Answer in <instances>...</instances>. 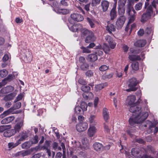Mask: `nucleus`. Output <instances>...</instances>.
Segmentation results:
<instances>
[{
  "label": "nucleus",
  "instance_id": "nucleus-57",
  "mask_svg": "<svg viewBox=\"0 0 158 158\" xmlns=\"http://www.w3.org/2000/svg\"><path fill=\"white\" fill-rule=\"evenodd\" d=\"M13 78V76L11 74H9L8 75L7 77L5 78L4 80L2 81H10L12 80Z\"/></svg>",
  "mask_w": 158,
  "mask_h": 158
},
{
  "label": "nucleus",
  "instance_id": "nucleus-10",
  "mask_svg": "<svg viewBox=\"0 0 158 158\" xmlns=\"http://www.w3.org/2000/svg\"><path fill=\"white\" fill-rule=\"evenodd\" d=\"M71 17L73 20L77 22L82 21L84 19L82 16L77 13H73L71 14Z\"/></svg>",
  "mask_w": 158,
  "mask_h": 158
},
{
  "label": "nucleus",
  "instance_id": "nucleus-17",
  "mask_svg": "<svg viewBox=\"0 0 158 158\" xmlns=\"http://www.w3.org/2000/svg\"><path fill=\"white\" fill-rule=\"evenodd\" d=\"M96 132V129L95 127H90L88 130V135L89 136L92 137L94 136Z\"/></svg>",
  "mask_w": 158,
  "mask_h": 158
},
{
  "label": "nucleus",
  "instance_id": "nucleus-51",
  "mask_svg": "<svg viewBox=\"0 0 158 158\" xmlns=\"http://www.w3.org/2000/svg\"><path fill=\"white\" fill-rule=\"evenodd\" d=\"M89 67L88 64L86 63H83L81 65L80 67L81 69L83 70H86Z\"/></svg>",
  "mask_w": 158,
  "mask_h": 158
},
{
  "label": "nucleus",
  "instance_id": "nucleus-55",
  "mask_svg": "<svg viewBox=\"0 0 158 158\" xmlns=\"http://www.w3.org/2000/svg\"><path fill=\"white\" fill-rule=\"evenodd\" d=\"M108 66L105 65H103L100 67L99 69L101 71H104L108 69Z\"/></svg>",
  "mask_w": 158,
  "mask_h": 158
},
{
  "label": "nucleus",
  "instance_id": "nucleus-35",
  "mask_svg": "<svg viewBox=\"0 0 158 158\" xmlns=\"http://www.w3.org/2000/svg\"><path fill=\"white\" fill-rule=\"evenodd\" d=\"M96 116L94 115H91L89 118V120L92 125H95L96 124L95 118Z\"/></svg>",
  "mask_w": 158,
  "mask_h": 158
},
{
  "label": "nucleus",
  "instance_id": "nucleus-14",
  "mask_svg": "<svg viewBox=\"0 0 158 158\" xmlns=\"http://www.w3.org/2000/svg\"><path fill=\"white\" fill-rule=\"evenodd\" d=\"M23 121H21L17 123L15 126L14 129L13 130H15L16 133L17 132H19L21 128L23 126Z\"/></svg>",
  "mask_w": 158,
  "mask_h": 158
},
{
  "label": "nucleus",
  "instance_id": "nucleus-31",
  "mask_svg": "<svg viewBox=\"0 0 158 158\" xmlns=\"http://www.w3.org/2000/svg\"><path fill=\"white\" fill-rule=\"evenodd\" d=\"M11 127L10 125H2L0 126V132H2L6 130L10 129Z\"/></svg>",
  "mask_w": 158,
  "mask_h": 158
},
{
  "label": "nucleus",
  "instance_id": "nucleus-33",
  "mask_svg": "<svg viewBox=\"0 0 158 158\" xmlns=\"http://www.w3.org/2000/svg\"><path fill=\"white\" fill-rule=\"evenodd\" d=\"M109 47L106 43L103 44L102 49L104 52L106 53L107 54L110 52V49Z\"/></svg>",
  "mask_w": 158,
  "mask_h": 158
},
{
  "label": "nucleus",
  "instance_id": "nucleus-62",
  "mask_svg": "<svg viewBox=\"0 0 158 158\" xmlns=\"http://www.w3.org/2000/svg\"><path fill=\"white\" fill-rule=\"evenodd\" d=\"M39 138L37 135H35L33 139V141H32V143H37L39 141Z\"/></svg>",
  "mask_w": 158,
  "mask_h": 158
},
{
  "label": "nucleus",
  "instance_id": "nucleus-60",
  "mask_svg": "<svg viewBox=\"0 0 158 158\" xmlns=\"http://www.w3.org/2000/svg\"><path fill=\"white\" fill-rule=\"evenodd\" d=\"M152 31V29L151 27H147L145 30V33L147 34H150Z\"/></svg>",
  "mask_w": 158,
  "mask_h": 158
},
{
  "label": "nucleus",
  "instance_id": "nucleus-54",
  "mask_svg": "<svg viewBox=\"0 0 158 158\" xmlns=\"http://www.w3.org/2000/svg\"><path fill=\"white\" fill-rule=\"evenodd\" d=\"M46 152L47 153L49 157H50L52 156V158L54 157L55 156V152H52V154L51 153V150L50 149H49L48 150L46 151Z\"/></svg>",
  "mask_w": 158,
  "mask_h": 158
},
{
  "label": "nucleus",
  "instance_id": "nucleus-34",
  "mask_svg": "<svg viewBox=\"0 0 158 158\" xmlns=\"http://www.w3.org/2000/svg\"><path fill=\"white\" fill-rule=\"evenodd\" d=\"M118 12L120 17H125L124 15L125 13V9L123 7H118Z\"/></svg>",
  "mask_w": 158,
  "mask_h": 158
},
{
  "label": "nucleus",
  "instance_id": "nucleus-63",
  "mask_svg": "<svg viewBox=\"0 0 158 158\" xmlns=\"http://www.w3.org/2000/svg\"><path fill=\"white\" fill-rule=\"evenodd\" d=\"M103 52L102 51L100 50H97L95 52V54H96L97 56L98 55L99 56L102 55L103 54Z\"/></svg>",
  "mask_w": 158,
  "mask_h": 158
},
{
  "label": "nucleus",
  "instance_id": "nucleus-4",
  "mask_svg": "<svg viewBox=\"0 0 158 158\" xmlns=\"http://www.w3.org/2000/svg\"><path fill=\"white\" fill-rule=\"evenodd\" d=\"M21 106V103L19 102H18L16 101V100H15L14 101V106L10 108V109H8L3 112V114H2L0 115V118H3L5 116L10 114V113L12 114H17L19 113L18 111H16L15 112H13V111L15 110L18 109Z\"/></svg>",
  "mask_w": 158,
  "mask_h": 158
},
{
  "label": "nucleus",
  "instance_id": "nucleus-30",
  "mask_svg": "<svg viewBox=\"0 0 158 158\" xmlns=\"http://www.w3.org/2000/svg\"><path fill=\"white\" fill-rule=\"evenodd\" d=\"M86 19L91 27V28L94 27L95 26L94 23L95 22V20L93 18H89V17H87Z\"/></svg>",
  "mask_w": 158,
  "mask_h": 158
},
{
  "label": "nucleus",
  "instance_id": "nucleus-18",
  "mask_svg": "<svg viewBox=\"0 0 158 158\" xmlns=\"http://www.w3.org/2000/svg\"><path fill=\"white\" fill-rule=\"evenodd\" d=\"M146 43V41L145 40H139L135 43L134 45L137 47H142L144 46Z\"/></svg>",
  "mask_w": 158,
  "mask_h": 158
},
{
  "label": "nucleus",
  "instance_id": "nucleus-43",
  "mask_svg": "<svg viewBox=\"0 0 158 158\" xmlns=\"http://www.w3.org/2000/svg\"><path fill=\"white\" fill-rule=\"evenodd\" d=\"M81 89L82 91L85 92H88L90 89L89 86L85 85H83L81 87Z\"/></svg>",
  "mask_w": 158,
  "mask_h": 158
},
{
  "label": "nucleus",
  "instance_id": "nucleus-61",
  "mask_svg": "<svg viewBox=\"0 0 158 158\" xmlns=\"http://www.w3.org/2000/svg\"><path fill=\"white\" fill-rule=\"evenodd\" d=\"M85 74L87 76L91 77L93 76V73L91 71L89 70Z\"/></svg>",
  "mask_w": 158,
  "mask_h": 158
},
{
  "label": "nucleus",
  "instance_id": "nucleus-8",
  "mask_svg": "<svg viewBox=\"0 0 158 158\" xmlns=\"http://www.w3.org/2000/svg\"><path fill=\"white\" fill-rule=\"evenodd\" d=\"M125 20V17H119L118 18L116 23L118 29H120L122 27L124 23Z\"/></svg>",
  "mask_w": 158,
  "mask_h": 158
},
{
  "label": "nucleus",
  "instance_id": "nucleus-25",
  "mask_svg": "<svg viewBox=\"0 0 158 158\" xmlns=\"http://www.w3.org/2000/svg\"><path fill=\"white\" fill-rule=\"evenodd\" d=\"M15 95L14 93H10L6 96L4 98V100L5 101H10L13 99Z\"/></svg>",
  "mask_w": 158,
  "mask_h": 158
},
{
  "label": "nucleus",
  "instance_id": "nucleus-49",
  "mask_svg": "<svg viewBox=\"0 0 158 158\" xmlns=\"http://www.w3.org/2000/svg\"><path fill=\"white\" fill-rule=\"evenodd\" d=\"M101 0H92L91 5L93 6H95L99 4Z\"/></svg>",
  "mask_w": 158,
  "mask_h": 158
},
{
  "label": "nucleus",
  "instance_id": "nucleus-37",
  "mask_svg": "<svg viewBox=\"0 0 158 158\" xmlns=\"http://www.w3.org/2000/svg\"><path fill=\"white\" fill-rule=\"evenodd\" d=\"M32 58V56L31 54L30 53H29L28 55L25 56L24 57V60L26 62H29L31 61Z\"/></svg>",
  "mask_w": 158,
  "mask_h": 158
},
{
  "label": "nucleus",
  "instance_id": "nucleus-5",
  "mask_svg": "<svg viewBox=\"0 0 158 158\" xmlns=\"http://www.w3.org/2000/svg\"><path fill=\"white\" fill-rule=\"evenodd\" d=\"M139 83V81L135 78L132 77L128 80L127 84L128 87H132L136 89L137 90L138 89V87L136 86Z\"/></svg>",
  "mask_w": 158,
  "mask_h": 158
},
{
  "label": "nucleus",
  "instance_id": "nucleus-38",
  "mask_svg": "<svg viewBox=\"0 0 158 158\" xmlns=\"http://www.w3.org/2000/svg\"><path fill=\"white\" fill-rule=\"evenodd\" d=\"M81 107L79 106H77L75 107V112L78 114H83L84 111L81 110Z\"/></svg>",
  "mask_w": 158,
  "mask_h": 158
},
{
  "label": "nucleus",
  "instance_id": "nucleus-47",
  "mask_svg": "<svg viewBox=\"0 0 158 158\" xmlns=\"http://www.w3.org/2000/svg\"><path fill=\"white\" fill-rule=\"evenodd\" d=\"M127 0H119L118 2V7H123L125 5Z\"/></svg>",
  "mask_w": 158,
  "mask_h": 158
},
{
  "label": "nucleus",
  "instance_id": "nucleus-28",
  "mask_svg": "<svg viewBox=\"0 0 158 158\" xmlns=\"http://www.w3.org/2000/svg\"><path fill=\"white\" fill-rule=\"evenodd\" d=\"M110 15V19L111 20H114L117 16V14L115 11V8H113L111 10Z\"/></svg>",
  "mask_w": 158,
  "mask_h": 158
},
{
  "label": "nucleus",
  "instance_id": "nucleus-40",
  "mask_svg": "<svg viewBox=\"0 0 158 158\" xmlns=\"http://www.w3.org/2000/svg\"><path fill=\"white\" fill-rule=\"evenodd\" d=\"M69 28L72 31L76 32L79 29L78 25L77 24H74L71 27L69 26Z\"/></svg>",
  "mask_w": 158,
  "mask_h": 158
},
{
  "label": "nucleus",
  "instance_id": "nucleus-41",
  "mask_svg": "<svg viewBox=\"0 0 158 158\" xmlns=\"http://www.w3.org/2000/svg\"><path fill=\"white\" fill-rule=\"evenodd\" d=\"M52 148L54 150L58 149V150H61V148L59 146L58 143L56 142H54L52 144Z\"/></svg>",
  "mask_w": 158,
  "mask_h": 158
},
{
  "label": "nucleus",
  "instance_id": "nucleus-7",
  "mask_svg": "<svg viewBox=\"0 0 158 158\" xmlns=\"http://www.w3.org/2000/svg\"><path fill=\"white\" fill-rule=\"evenodd\" d=\"M14 89V88L11 86H8L2 88L0 90V96L3 97V94H6L12 92Z\"/></svg>",
  "mask_w": 158,
  "mask_h": 158
},
{
  "label": "nucleus",
  "instance_id": "nucleus-9",
  "mask_svg": "<svg viewBox=\"0 0 158 158\" xmlns=\"http://www.w3.org/2000/svg\"><path fill=\"white\" fill-rule=\"evenodd\" d=\"M105 39L106 41L109 44L110 48L112 49L114 48L116 44L114 42L113 38L109 35H107L105 37Z\"/></svg>",
  "mask_w": 158,
  "mask_h": 158
},
{
  "label": "nucleus",
  "instance_id": "nucleus-59",
  "mask_svg": "<svg viewBox=\"0 0 158 158\" xmlns=\"http://www.w3.org/2000/svg\"><path fill=\"white\" fill-rule=\"evenodd\" d=\"M88 48L87 46L86 48L85 47H82V51L84 53H89L91 52V51L88 49Z\"/></svg>",
  "mask_w": 158,
  "mask_h": 158
},
{
  "label": "nucleus",
  "instance_id": "nucleus-20",
  "mask_svg": "<svg viewBox=\"0 0 158 158\" xmlns=\"http://www.w3.org/2000/svg\"><path fill=\"white\" fill-rule=\"evenodd\" d=\"M19 136L20 137V138L18 140L19 142L23 141L26 139L28 137V135L26 131H23L21 132L19 135Z\"/></svg>",
  "mask_w": 158,
  "mask_h": 158
},
{
  "label": "nucleus",
  "instance_id": "nucleus-64",
  "mask_svg": "<svg viewBox=\"0 0 158 158\" xmlns=\"http://www.w3.org/2000/svg\"><path fill=\"white\" fill-rule=\"evenodd\" d=\"M41 156V154L40 153H38L34 155L31 158H40Z\"/></svg>",
  "mask_w": 158,
  "mask_h": 158
},
{
  "label": "nucleus",
  "instance_id": "nucleus-21",
  "mask_svg": "<svg viewBox=\"0 0 158 158\" xmlns=\"http://www.w3.org/2000/svg\"><path fill=\"white\" fill-rule=\"evenodd\" d=\"M151 16H152L146 12L144 13L142 15L141 21L143 22H145L149 19Z\"/></svg>",
  "mask_w": 158,
  "mask_h": 158
},
{
  "label": "nucleus",
  "instance_id": "nucleus-6",
  "mask_svg": "<svg viewBox=\"0 0 158 158\" xmlns=\"http://www.w3.org/2000/svg\"><path fill=\"white\" fill-rule=\"evenodd\" d=\"M88 125L86 122L80 123L76 125L77 130L79 132L84 131L87 128Z\"/></svg>",
  "mask_w": 158,
  "mask_h": 158
},
{
  "label": "nucleus",
  "instance_id": "nucleus-12",
  "mask_svg": "<svg viewBox=\"0 0 158 158\" xmlns=\"http://www.w3.org/2000/svg\"><path fill=\"white\" fill-rule=\"evenodd\" d=\"M16 133V131L15 130L13 129L10 130H7L6 131L4 132L3 135L7 137H10L14 135Z\"/></svg>",
  "mask_w": 158,
  "mask_h": 158
},
{
  "label": "nucleus",
  "instance_id": "nucleus-50",
  "mask_svg": "<svg viewBox=\"0 0 158 158\" xmlns=\"http://www.w3.org/2000/svg\"><path fill=\"white\" fill-rule=\"evenodd\" d=\"M104 87V85L102 84L97 85L95 86V90L96 91L101 90Z\"/></svg>",
  "mask_w": 158,
  "mask_h": 158
},
{
  "label": "nucleus",
  "instance_id": "nucleus-58",
  "mask_svg": "<svg viewBox=\"0 0 158 158\" xmlns=\"http://www.w3.org/2000/svg\"><path fill=\"white\" fill-rule=\"evenodd\" d=\"M60 12L63 14H66L70 12V10L67 9H61L60 10Z\"/></svg>",
  "mask_w": 158,
  "mask_h": 158
},
{
  "label": "nucleus",
  "instance_id": "nucleus-36",
  "mask_svg": "<svg viewBox=\"0 0 158 158\" xmlns=\"http://www.w3.org/2000/svg\"><path fill=\"white\" fill-rule=\"evenodd\" d=\"M132 69L135 70H137L139 69V63L138 62H133L131 64Z\"/></svg>",
  "mask_w": 158,
  "mask_h": 158
},
{
  "label": "nucleus",
  "instance_id": "nucleus-23",
  "mask_svg": "<svg viewBox=\"0 0 158 158\" xmlns=\"http://www.w3.org/2000/svg\"><path fill=\"white\" fill-rule=\"evenodd\" d=\"M82 143L83 145V147H81V144H80V143L79 141H75L73 144V146L77 148H80L82 149L83 148V147H85V146H86L87 148H88V144H85L83 143V141L82 142Z\"/></svg>",
  "mask_w": 158,
  "mask_h": 158
},
{
  "label": "nucleus",
  "instance_id": "nucleus-13",
  "mask_svg": "<svg viewBox=\"0 0 158 158\" xmlns=\"http://www.w3.org/2000/svg\"><path fill=\"white\" fill-rule=\"evenodd\" d=\"M109 5V3L107 1L103 0L102 2L101 6L103 12L106 11L108 9Z\"/></svg>",
  "mask_w": 158,
  "mask_h": 158
},
{
  "label": "nucleus",
  "instance_id": "nucleus-45",
  "mask_svg": "<svg viewBox=\"0 0 158 158\" xmlns=\"http://www.w3.org/2000/svg\"><path fill=\"white\" fill-rule=\"evenodd\" d=\"M7 71L6 69H3L0 71V76L1 77H4L7 75Z\"/></svg>",
  "mask_w": 158,
  "mask_h": 158
},
{
  "label": "nucleus",
  "instance_id": "nucleus-46",
  "mask_svg": "<svg viewBox=\"0 0 158 158\" xmlns=\"http://www.w3.org/2000/svg\"><path fill=\"white\" fill-rule=\"evenodd\" d=\"M81 109L82 110L85 111L87 110V104L84 102H82L81 104Z\"/></svg>",
  "mask_w": 158,
  "mask_h": 158
},
{
  "label": "nucleus",
  "instance_id": "nucleus-52",
  "mask_svg": "<svg viewBox=\"0 0 158 158\" xmlns=\"http://www.w3.org/2000/svg\"><path fill=\"white\" fill-rule=\"evenodd\" d=\"M90 95V97H91L93 96V94L91 92H89V93H83L82 94V96L85 99H88L89 98L88 95Z\"/></svg>",
  "mask_w": 158,
  "mask_h": 158
},
{
  "label": "nucleus",
  "instance_id": "nucleus-48",
  "mask_svg": "<svg viewBox=\"0 0 158 158\" xmlns=\"http://www.w3.org/2000/svg\"><path fill=\"white\" fill-rule=\"evenodd\" d=\"M142 3L141 2H139L136 4L135 6V9L136 10H141L142 8Z\"/></svg>",
  "mask_w": 158,
  "mask_h": 158
},
{
  "label": "nucleus",
  "instance_id": "nucleus-56",
  "mask_svg": "<svg viewBox=\"0 0 158 158\" xmlns=\"http://www.w3.org/2000/svg\"><path fill=\"white\" fill-rule=\"evenodd\" d=\"M104 131L107 133H108L110 131V129L108 127V125L104 123Z\"/></svg>",
  "mask_w": 158,
  "mask_h": 158
},
{
  "label": "nucleus",
  "instance_id": "nucleus-16",
  "mask_svg": "<svg viewBox=\"0 0 158 158\" xmlns=\"http://www.w3.org/2000/svg\"><path fill=\"white\" fill-rule=\"evenodd\" d=\"M102 114L104 120L107 122V121L109 118V114L108 110L106 108H104L103 109Z\"/></svg>",
  "mask_w": 158,
  "mask_h": 158
},
{
  "label": "nucleus",
  "instance_id": "nucleus-19",
  "mask_svg": "<svg viewBox=\"0 0 158 158\" xmlns=\"http://www.w3.org/2000/svg\"><path fill=\"white\" fill-rule=\"evenodd\" d=\"M87 59L89 61L94 62L98 59L97 56L95 54H90L88 55Z\"/></svg>",
  "mask_w": 158,
  "mask_h": 158
},
{
  "label": "nucleus",
  "instance_id": "nucleus-3",
  "mask_svg": "<svg viewBox=\"0 0 158 158\" xmlns=\"http://www.w3.org/2000/svg\"><path fill=\"white\" fill-rule=\"evenodd\" d=\"M83 35L86 36L85 42L87 43H89L95 41L96 38L93 32L90 30L87 29H84L82 31Z\"/></svg>",
  "mask_w": 158,
  "mask_h": 158
},
{
  "label": "nucleus",
  "instance_id": "nucleus-2",
  "mask_svg": "<svg viewBox=\"0 0 158 158\" xmlns=\"http://www.w3.org/2000/svg\"><path fill=\"white\" fill-rule=\"evenodd\" d=\"M156 4L158 5V0L156 1L153 0L151 4H149V2H145L144 8L146 10V12L152 16H154L156 14L153 10V6L156 10V14H157L158 11L156 9Z\"/></svg>",
  "mask_w": 158,
  "mask_h": 158
},
{
  "label": "nucleus",
  "instance_id": "nucleus-24",
  "mask_svg": "<svg viewBox=\"0 0 158 158\" xmlns=\"http://www.w3.org/2000/svg\"><path fill=\"white\" fill-rule=\"evenodd\" d=\"M144 150L147 153L150 152L153 154H154L155 153L154 148L151 145L147 146L146 148H144Z\"/></svg>",
  "mask_w": 158,
  "mask_h": 158
},
{
  "label": "nucleus",
  "instance_id": "nucleus-32",
  "mask_svg": "<svg viewBox=\"0 0 158 158\" xmlns=\"http://www.w3.org/2000/svg\"><path fill=\"white\" fill-rule=\"evenodd\" d=\"M133 7L132 6L131 4L129 3L127 5V8L126 13H127L129 15H131V12L132 11Z\"/></svg>",
  "mask_w": 158,
  "mask_h": 158
},
{
  "label": "nucleus",
  "instance_id": "nucleus-1",
  "mask_svg": "<svg viewBox=\"0 0 158 158\" xmlns=\"http://www.w3.org/2000/svg\"><path fill=\"white\" fill-rule=\"evenodd\" d=\"M136 99L134 95L128 96L127 99V102L130 105H131L129 109V111L132 113V116L129 120L131 126H135L136 124L139 123L145 120L148 116V112L142 111L140 106L137 105H132Z\"/></svg>",
  "mask_w": 158,
  "mask_h": 158
},
{
  "label": "nucleus",
  "instance_id": "nucleus-22",
  "mask_svg": "<svg viewBox=\"0 0 158 158\" xmlns=\"http://www.w3.org/2000/svg\"><path fill=\"white\" fill-rule=\"evenodd\" d=\"M106 30L110 34L112 31H114L115 30V28L114 25L112 24H109L106 27Z\"/></svg>",
  "mask_w": 158,
  "mask_h": 158
},
{
  "label": "nucleus",
  "instance_id": "nucleus-42",
  "mask_svg": "<svg viewBox=\"0 0 158 158\" xmlns=\"http://www.w3.org/2000/svg\"><path fill=\"white\" fill-rule=\"evenodd\" d=\"M21 142H19L18 141L15 143H9L8 144V147L10 148H12L16 147Z\"/></svg>",
  "mask_w": 158,
  "mask_h": 158
},
{
  "label": "nucleus",
  "instance_id": "nucleus-44",
  "mask_svg": "<svg viewBox=\"0 0 158 158\" xmlns=\"http://www.w3.org/2000/svg\"><path fill=\"white\" fill-rule=\"evenodd\" d=\"M113 76V74L112 73H106L102 76V77L103 79H109L112 77Z\"/></svg>",
  "mask_w": 158,
  "mask_h": 158
},
{
  "label": "nucleus",
  "instance_id": "nucleus-29",
  "mask_svg": "<svg viewBox=\"0 0 158 158\" xmlns=\"http://www.w3.org/2000/svg\"><path fill=\"white\" fill-rule=\"evenodd\" d=\"M32 144L31 141H27L22 144V147L23 149H27L29 148Z\"/></svg>",
  "mask_w": 158,
  "mask_h": 158
},
{
  "label": "nucleus",
  "instance_id": "nucleus-26",
  "mask_svg": "<svg viewBox=\"0 0 158 158\" xmlns=\"http://www.w3.org/2000/svg\"><path fill=\"white\" fill-rule=\"evenodd\" d=\"M128 58L132 61L138 60L141 59L139 56L136 55H129Z\"/></svg>",
  "mask_w": 158,
  "mask_h": 158
},
{
  "label": "nucleus",
  "instance_id": "nucleus-15",
  "mask_svg": "<svg viewBox=\"0 0 158 158\" xmlns=\"http://www.w3.org/2000/svg\"><path fill=\"white\" fill-rule=\"evenodd\" d=\"M93 147L94 149L97 151L100 152L103 150L102 145L99 143L96 142L93 144Z\"/></svg>",
  "mask_w": 158,
  "mask_h": 158
},
{
  "label": "nucleus",
  "instance_id": "nucleus-39",
  "mask_svg": "<svg viewBox=\"0 0 158 158\" xmlns=\"http://www.w3.org/2000/svg\"><path fill=\"white\" fill-rule=\"evenodd\" d=\"M30 152L27 150L25 151H20L17 153L18 156L21 155L23 156H24L28 155L30 154Z\"/></svg>",
  "mask_w": 158,
  "mask_h": 158
},
{
  "label": "nucleus",
  "instance_id": "nucleus-27",
  "mask_svg": "<svg viewBox=\"0 0 158 158\" xmlns=\"http://www.w3.org/2000/svg\"><path fill=\"white\" fill-rule=\"evenodd\" d=\"M140 149L137 148H133L131 150L132 155L134 156H137L140 152Z\"/></svg>",
  "mask_w": 158,
  "mask_h": 158
},
{
  "label": "nucleus",
  "instance_id": "nucleus-11",
  "mask_svg": "<svg viewBox=\"0 0 158 158\" xmlns=\"http://www.w3.org/2000/svg\"><path fill=\"white\" fill-rule=\"evenodd\" d=\"M15 118L14 116L8 117L3 119L1 121V123L3 124H8L13 121Z\"/></svg>",
  "mask_w": 158,
  "mask_h": 158
},
{
  "label": "nucleus",
  "instance_id": "nucleus-53",
  "mask_svg": "<svg viewBox=\"0 0 158 158\" xmlns=\"http://www.w3.org/2000/svg\"><path fill=\"white\" fill-rule=\"evenodd\" d=\"M130 19L128 23L130 24L133 22L135 20V15H130Z\"/></svg>",
  "mask_w": 158,
  "mask_h": 158
}]
</instances>
